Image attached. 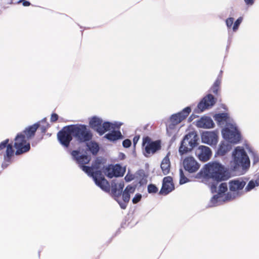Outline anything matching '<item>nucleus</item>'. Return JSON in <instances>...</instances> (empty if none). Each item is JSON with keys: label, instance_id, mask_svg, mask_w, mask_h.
Masks as SVG:
<instances>
[{"label": "nucleus", "instance_id": "f257e3e1", "mask_svg": "<svg viewBox=\"0 0 259 259\" xmlns=\"http://www.w3.org/2000/svg\"><path fill=\"white\" fill-rule=\"evenodd\" d=\"M71 154L73 159L79 164L80 168L88 176L93 178L98 186L106 192L110 191L109 183L102 174V170L104 169L102 167V163L100 160L96 159L92 166H88L84 164H88L91 161V158L90 156L86 155H79V151L78 150H73Z\"/></svg>", "mask_w": 259, "mask_h": 259}, {"label": "nucleus", "instance_id": "f03ea898", "mask_svg": "<svg viewBox=\"0 0 259 259\" xmlns=\"http://www.w3.org/2000/svg\"><path fill=\"white\" fill-rule=\"evenodd\" d=\"M195 178L210 185L211 189L216 190L218 184L228 180L230 174L224 165L216 161L205 164L196 174Z\"/></svg>", "mask_w": 259, "mask_h": 259}, {"label": "nucleus", "instance_id": "7ed1b4c3", "mask_svg": "<svg viewBox=\"0 0 259 259\" xmlns=\"http://www.w3.org/2000/svg\"><path fill=\"white\" fill-rule=\"evenodd\" d=\"M39 126L40 123L38 122L27 126L17 134V155L25 153L30 150V140L34 138Z\"/></svg>", "mask_w": 259, "mask_h": 259}, {"label": "nucleus", "instance_id": "20e7f679", "mask_svg": "<svg viewBox=\"0 0 259 259\" xmlns=\"http://www.w3.org/2000/svg\"><path fill=\"white\" fill-rule=\"evenodd\" d=\"M124 184L123 182L119 184H112L111 188V193L114 197V199L118 203L122 209H125L127 204L128 203L131 194L134 193L135 188L130 185L126 186L123 191Z\"/></svg>", "mask_w": 259, "mask_h": 259}, {"label": "nucleus", "instance_id": "39448f33", "mask_svg": "<svg viewBox=\"0 0 259 259\" xmlns=\"http://www.w3.org/2000/svg\"><path fill=\"white\" fill-rule=\"evenodd\" d=\"M246 185V182L241 179H235L229 182L230 191L226 196V200H232L240 197L243 194L242 190Z\"/></svg>", "mask_w": 259, "mask_h": 259}, {"label": "nucleus", "instance_id": "423d86ee", "mask_svg": "<svg viewBox=\"0 0 259 259\" xmlns=\"http://www.w3.org/2000/svg\"><path fill=\"white\" fill-rule=\"evenodd\" d=\"M199 137L194 132H190L186 135L181 142L179 152L181 155L187 154L198 144Z\"/></svg>", "mask_w": 259, "mask_h": 259}, {"label": "nucleus", "instance_id": "0eeeda50", "mask_svg": "<svg viewBox=\"0 0 259 259\" xmlns=\"http://www.w3.org/2000/svg\"><path fill=\"white\" fill-rule=\"evenodd\" d=\"M233 156L234 157L233 165L232 164L231 166L233 167V170L237 169L239 166L246 167L249 166V158L243 148L236 147L233 152Z\"/></svg>", "mask_w": 259, "mask_h": 259}, {"label": "nucleus", "instance_id": "6e6552de", "mask_svg": "<svg viewBox=\"0 0 259 259\" xmlns=\"http://www.w3.org/2000/svg\"><path fill=\"white\" fill-rule=\"evenodd\" d=\"M73 132V137L79 143L89 142L93 138V134L84 124L71 125Z\"/></svg>", "mask_w": 259, "mask_h": 259}, {"label": "nucleus", "instance_id": "1a4fd4ad", "mask_svg": "<svg viewBox=\"0 0 259 259\" xmlns=\"http://www.w3.org/2000/svg\"><path fill=\"white\" fill-rule=\"evenodd\" d=\"M142 148L144 155L148 157L161 149V142L159 140L153 141L148 136L143 138Z\"/></svg>", "mask_w": 259, "mask_h": 259}, {"label": "nucleus", "instance_id": "9d476101", "mask_svg": "<svg viewBox=\"0 0 259 259\" xmlns=\"http://www.w3.org/2000/svg\"><path fill=\"white\" fill-rule=\"evenodd\" d=\"M191 112V109L190 107L185 108L181 112L173 114L170 118V123L167 126L166 130L167 132L175 128V126L184 119H185Z\"/></svg>", "mask_w": 259, "mask_h": 259}, {"label": "nucleus", "instance_id": "9b49d317", "mask_svg": "<svg viewBox=\"0 0 259 259\" xmlns=\"http://www.w3.org/2000/svg\"><path fill=\"white\" fill-rule=\"evenodd\" d=\"M71 125L64 127L57 134L60 143L64 147H68L72 140L73 132Z\"/></svg>", "mask_w": 259, "mask_h": 259}, {"label": "nucleus", "instance_id": "f8f14e48", "mask_svg": "<svg viewBox=\"0 0 259 259\" xmlns=\"http://www.w3.org/2000/svg\"><path fill=\"white\" fill-rule=\"evenodd\" d=\"M125 172V168H123L119 164L115 165L109 164L104 169V172L109 178L113 177H123Z\"/></svg>", "mask_w": 259, "mask_h": 259}, {"label": "nucleus", "instance_id": "ddd939ff", "mask_svg": "<svg viewBox=\"0 0 259 259\" xmlns=\"http://www.w3.org/2000/svg\"><path fill=\"white\" fill-rule=\"evenodd\" d=\"M183 166L186 171L192 174L198 171L200 165L193 156H189L184 159Z\"/></svg>", "mask_w": 259, "mask_h": 259}, {"label": "nucleus", "instance_id": "4468645a", "mask_svg": "<svg viewBox=\"0 0 259 259\" xmlns=\"http://www.w3.org/2000/svg\"><path fill=\"white\" fill-rule=\"evenodd\" d=\"M222 135L225 139L235 144L238 143L241 139L240 134L236 129L232 131L229 128H225L222 131Z\"/></svg>", "mask_w": 259, "mask_h": 259}, {"label": "nucleus", "instance_id": "2eb2a0df", "mask_svg": "<svg viewBox=\"0 0 259 259\" xmlns=\"http://www.w3.org/2000/svg\"><path fill=\"white\" fill-rule=\"evenodd\" d=\"M175 189V186L173 183L172 178L170 177H164L162 181V187L159 194L162 195H166Z\"/></svg>", "mask_w": 259, "mask_h": 259}, {"label": "nucleus", "instance_id": "dca6fc26", "mask_svg": "<svg viewBox=\"0 0 259 259\" xmlns=\"http://www.w3.org/2000/svg\"><path fill=\"white\" fill-rule=\"evenodd\" d=\"M210 149L205 146H200L196 151V155L198 159L203 162L208 161L211 156Z\"/></svg>", "mask_w": 259, "mask_h": 259}, {"label": "nucleus", "instance_id": "f3484780", "mask_svg": "<svg viewBox=\"0 0 259 259\" xmlns=\"http://www.w3.org/2000/svg\"><path fill=\"white\" fill-rule=\"evenodd\" d=\"M215 103V100L213 96L211 94H208L199 103L197 107L201 111H203L213 106Z\"/></svg>", "mask_w": 259, "mask_h": 259}, {"label": "nucleus", "instance_id": "a211bd4d", "mask_svg": "<svg viewBox=\"0 0 259 259\" xmlns=\"http://www.w3.org/2000/svg\"><path fill=\"white\" fill-rule=\"evenodd\" d=\"M9 139L3 141L0 143V150L7 148L6 155L4 156L5 160L9 162L10 159L14 155V150L12 144H9Z\"/></svg>", "mask_w": 259, "mask_h": 259}, {"label": "nucleus", "instance_id": "6ab92c4d", "mask_svg": "<svg viewBox=\"0 0 259 259\" xmlns=\"http://www.w3.org/2000/svg\"><path fill=\"white\" fill-rule=\"evenodd\" d=\"M202 142L208 145H215L218 142V136L214 132H206L201 136Z\"/></svg>", "mask_w": 259, "mask_h": 259}, {"label": "nucleus", "instance_id": "aec40b11", "mask_svg": "<svg viewBox=\"0 0 259 259\" xmlns=\"http://www.w3.org/2000/svg\"><path fill=\"white\" fill-rule=\"evenodd\" d=\"M214 123L209 117H201L196 122L198 127L204 128H210L213 127Z\"/></svg>", "mask_w": 259, "mask_h": 259}, {"label": "nucleus", "instance_id": "412c9836", "mask_svg": "<svg viewBox=\"0 0 259 259\" xmlns=\"http://www.w3.org/2000/svg\"><path fill=\"white\" fill-rule=\"evenodd\" d=\"M104 137L110 141H115L122 139L123 136L119 131L113 130L111 132L106 134Z\"/></svg>", "mask_w": 259, "mask_h": 259}, {"label": "nucleus", "instance_id": "4be33fe9", "mask_svg": "<svg viewBox=\"0 0 259 259\" xmlns=\"http://www.w3.org/2000/svg\"><path fill=\"white\" fill-rule=\"evenodd\" d=\"M242 17H239L234 23V18L233 17H229L226 19V22L227 25V27L230 28L233 26V30L234 31H235L237 30L240 24L242 22Z\"/></svg>", "mask_w": 259, "mask_h": 259}, {"label": "nucleus", "instance_id": "5701e85b", "mask_svg": "<svg viewBox=\"0 0 259 259\" xmlns=\"http://www.w3.org/2000/svg\"><path fill=\"white\" fill-rule=\"evenodd\" d=\"M103 121L96 116L93 117L89 121V124L93 129L95 130L98 133V129L101 128Z\"/></svg>", "mask_w": 259, "mask_h": 259}, {"label": "nucleus", "instance_id": "b1692460", "mask_svg": "<svg viewBox=\"0 0 259 259\" xmlns=\"http://www.w3.org/2000/svg\"><path fill=\"white\" fill-rule=\"evenodd\" d=\"M163 175L169 174L170 169V163L168 155H166L162 160L160 165Z\"/></svg>", "mask_w": 259, "mask_h": 259}, {"label": "nucleus", "instance_id": "393cba45", "mask_svg": "<svg viewBox=\"0 0 259 259\" xmlns=\"http://www.w3.org/2000/svg\"><path fill=\"white\" fill-rule=\"evenodd\" d=\"M231 149V146L229 143L226 142H222L218 150V153L222 156L226 154Z\"/></svg>", "mask_w": 259, "mask_h": 259}, {"label": "nucleus", "instance_id": "a878e982", "mask_svg": "<svg viewBox=\"0 0 259 259\" xmlns=\"http://www.w3.org/2000/svg\"><path fill=\"white\" fill-rule=\"evenodd\" d=\"M111 129H114L113 124L108 121L102 122L101 128L98 129V133L100 135H103L105 132L110 130Z\"/></svg>", "mask_w": 259, "mask_h": 259}, {"label": "nucleus", "instance_id": "bb28decb", "mask_svg": "<svg viewBox=\"0 0 259 259\" xmlns=\"http://www.w3.org/2000/svg\"><path fill=\"white\" fill-rule=\"evenodd\" d=\"M229 117L226 113H218L215 115L214 119L219 123H224L228 120Z\"/></svg>", "mask_w": 259, "mask_h": 259}, {"label": "nucleus", "instance_id": "cd10ccee", "mask_svg": "<svg viewBox=\"0 0 259 259\" xmlns=\"http://www.w3.org/2000/svg\"><path fill=\"white\" fill-rule=\"evenodd\" d=\"M221 83V77H218L211 87V90L213 94L217 95Z\"/></svg>", "mask_w": 259, "mask_h": 259}, {"label": "nucleus", "instance_id": "c85d7f7f", "mask_svg": "<svg viewBox=\"0 0 259 259\" xmlns=\"http://www.w3.org/2000/svg\"><path fill=\"white\" fill-rule=\"evenodd\" d=\"M87 146L93 154H96L99 151L98 144L96 142H91L87 144Z\"/></svg>", "mask_w": 259, "mask_h": 259}, {"label": "nucleus", "instance_id": "c756f323", "mask_svg": "<svg viewBox=\"0 0 259 259\" xmlns=\"http://www.w3.org/2000/svg\"><path fill=\"white\" fill-rule=\"evenodd\" d=\"M189 181V179L185 176L183 170L182 169H180V184H184Z\"/></svg>", "mask_w": 259, "mask_h": 259}, {"label": "nucleus", "instance_id": "7c9ffc66", "mask_svg": "<svg viewBox=\"0 0 259 259\" xmlns=\"http://www.w3.org/2000/svg\"><path fill=\"white\" fill-rule=\"evenodd\" d=\"M228 190V186L226 183H221L219 187V193L220 195L227 192Z\"/></svg>", "mask_w": 259, "mask_h": 259}, {"label": "nucleus", "instance_id": "2f4dec72", "mask_svg": "<svg viewBox=\"0 0 259 259\" xmlns=\"http://www.w3.org/2000/svg\"><path fill=\"white\" fill-rule=\"evenodd\" d=\"M157 187L154 184H151L148 186V192L149 193H156L158 192Z\"/></svg>", "mask_w": 259, "mask_h": 259}, {"label": "nucleus", "instance_id": "473e14b6", "mask_svg": "<svg viewBox=\"0 0 259 259\" xmlns=\"http://www.w3.org/2000/svg\"><path fill=\"white\" fill-rule=\"evenodd\" d=\"M256 185L255 183V181L254 182L253 181L251 180L249 182L245 188V190L246 192L249 191L252 189H253L255 186Z\"/></svg>", "mask_w": 259, "mask_h": 259}, {"label": "nucleus", "instance_id": "72a5a7b5", "mask_svg": "<svg viewBox=\"0 0 259 259\" xmlns=\"http://www.w3.org/2000/svg\"><path fill=\"white\" fill-rule=\"evenodd\" d=\"M142 198V195L139 193H137L135 195V197L132 199V202L134 204L138 203Z\"/></svg>", "mask_w": 259, "mask_h": 259}, {"label": "nucleus", "instance_id": "f704fd0d", "mask_svg": "<svg viewBox=\"0 0 259 259\" xmlns=\"http://www.w3.org/2000/svg\"><path fill=\"white\" fill-rule=\"evenodd\" d=\"M220 198V194H216L215 195H214L212 198L211 199V203L214 205H215L217 204V203H218V199Z\"/></svg>", "mask_w": 259, "mask_h": 259}, {"label": "nucleus", "instance_id": "c9c22d12", "mask_svg": "<svg viewBox=\"0 0 259 259\" xmlns=\"http://www.w3.org/2000/svg\"><path fill=\"white\" fill-rule=\"evenodd\" d=\"M132 143L130 140L125 139L122 142V145L125 148H128L131 146Z\"/></svg>", "mask_w": 259, "mask_h": 259}, {"label": "nucleus", "instance_id": "e433bc0d", "mask_svg": "<svg viewBox=\"0 0 259 259\" xmlns=\"http://www.w3.org/2000/svg\"><path fill=\"white\" fill-rule=\"evenodd\" d=\"M22 4V5L24 7H28L30 5V3L26 0H19L17 1V4Z\"/></svg>", "mask_w": 259, "mask_h": 259}, {"label": "nucleus", "instance_id": "4c0bfd02", "mask_svg": "<svg viewBox=\"0 0 259 259\" xmlns=\"http://www.w3.org/2000/svg\"><path fill=\"white\" fill-rule=\"evenodd\" d=\"M58 119V115L56 113H53L51 117V121L52 122H55Z\"/></svg>", "mask_w": 259, "mask_h": 259}, {"label": "nucleus", "instance_id": "58836bf2", "mask_svg": "<svg viewBox=\"0 0 259 259\" xmlns=\"http://www.w3.org/2000/svg\"><path fill=\"white\" fill-rule=\"evenodd\" d=\"M134 179V176L132 174H127L124 177V180L126 182H130Z\"/></svg>", "mask_w": 259, "mask_h": 259}, {"label": "nucleus", "instance_id": "ea45409f", "mask_svg": "<svg viewBox=\"0 0 259 259\" xmlns=\"http://www.w3.org/2000/svg\"><path fill=\"white\" fill-rule=\"evenodd\" d=\"M245 2V3L247 6H252L254 3V0H244Z\"/></svg>", "mask_w": 259, "mask_h": 259}, {"label": "nucleus", "instance_id": "a19ab883", "mask_svg": "<svg viewBox=\"0 0 259 259\" xmlns=\"http://www.w3.org/2000/svg\"><path fill=\"white\" fill-rule=\"evenodd\" d=\"M11 162V160H10L9 162L8 161H6L5 160V162L3 163L2 164V168H6L9 164V163Z\"/></svg>", "mask_w": 259, "mask_h": 259}, {"label": "nucleus", "instance_id": "79ce46f5", "mask_svg": "<svg viewBox=\"0 0 259 259\" xmlns=\"http://www.w3.org/2000/svg\"><path fill=\"white\" fill-rule=\"evenodd\" d=\"M139 136H138V137L136 136L134 138L133 142H134V143L135 145L136 144V143L138 142V141L139 140Z\"/></svg>", "mask_w": 259, "mask_h": 259}, {"label": "nucleus", "instance_id": "37998d69", "mask_svg": "<svg viewBox=\"0 0 259 259\" xmlns=\"http://www.w3.org/2000/svg\"><path fill=\"white\" fill-rule=\"evenodd\" d=\"M16 136L14 138V143H13V146L14 148H16Z\"/></svg>", "mask_w": 259, "mask_h": 259}, {"label": "nucleus", "instance_id": "c03bdc74", "mask_svg": "<svg viewBox=\"0 0 259 259\" xmlns=\"http://www.w3.org/2000/svg\"><path fill=\"white\" fill-rule=\"evenodd\" d=\"M255 183L256 184V186H258L259 185V176L258 177L257 179L255 180Z\"/></svg>", "mask_w": 259, "mask_h": 259}, {"label": "nucleus", "instance_id": "a18cd8bd", "mask_svg": "<svg viewBox=\"0 0 259 259\" xmlns=\"http://www.w3.org/2000/svg\"><path fill=\"white\" fill-rule=\"evenodd\" d=\"M41 128H42V132L43 133H45L46 131V128H45V127H41Z\"/></svg>", "mask_w": 259, "mask_h": 259}]
</instances>
